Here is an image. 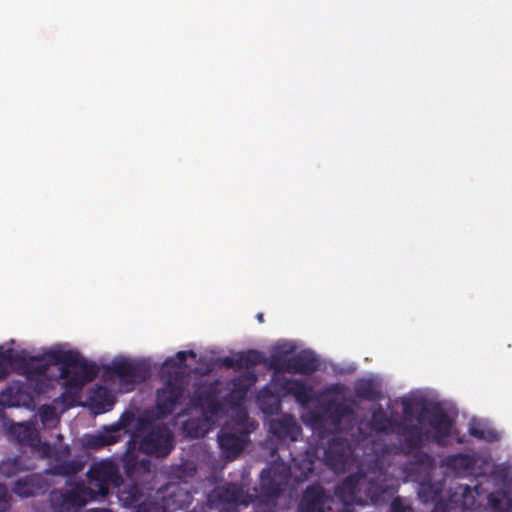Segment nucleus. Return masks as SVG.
I'll return each instance as SVG.
<instances>
[{
  "instance_id": "nucleus-1",
  "label": "nucleus",
  "mask_w": 512,
  "mask_h": 512,
  "mask_svg": "<svg viewBox=\"0 0 512 512\" xmlns=\"http://www.w3.org/2000/svg\"><path fill=\"white\" fill-rule=\"evenodd\" d=\"M398 488V479L376 463L367 472L358 471L348 475L335 487V497L342 504V509H336V512H354L355 504L365 506L370 502L381 505Z\"/></svg>"
},
{
  "instance_id": "nucleus-2",
  "label": "nucleus",
  "mask_w": 512,
  "mask_h": 512,
  "mask_svg": "<svg viewBox=\"0 0 512 512\" xmlns=\"http://www.w3.org/2000/svg\"><path fill=\"white\" fill-rule=\"evenodd\" d=\"M43 361L48 365H60L59 378L64 380V391L54 399L66 409L75 407L84 386L92 382L99 373V367L89 362L76 350L50 349L41 355H34V363Z\"/></svg>"
},
{
  "instance_id": "nucleus-3",
  "label": "nucleus",
  "mask_w": 512,
  "mask_h": 512,
  "mask_svg": "<svg viewBox=\"0 0 512 512\" xmlns=\"http://www.w3.org/2000/svg\"><path fill=\"white\" fill-rule=\"evenodd\" d=\"M255 426L246 412H241L232 422L226 423L218 433V443L227 457H237L249 442Z\"/></svg>"
},
{
  "instance_id": "nucleus-4",
  "label": "nucleus",
  "mask_w": 512,
  "mask_h": 512,
  "mask_svg": "<svg viewBox=\"0 0 512 512\" xmlns=\"http://www.w3.org/2000/svg\"><path fill=\"white\" fill-rule=\"evenodd\" d=\"M119 500L127 508H135L134 512H168L170 508H183L184 501L178 503L176 500L165 499L162 501L146 497L142 489L135 483L125 484L118 494Z\"/></svg>"
},
{
  "instance_id": "nucleus-5",
  "label": "nucleus",
  "mask_w": 512,
  "mask_h": 512,
  "mask_svg": "<svg viewBox=\"0 0 512 512\" xmlns=\"http://www.w3.org/2000/svg\"><path fill=\"white\" fill-rule=\"evenodd\" d=\"M106 374L119 380L122 392H131L150 375V367L143 361L115 359L105 367Z\"/></svg>"
},
{
  "instance_id": "nucleus-6",
  "label": "nucleus",
  "mask_w": 512,
  "mask_h": 512,
  "mask_svg": "<svg viewBox=\"0 0 512 512\" xmlns=\"http://www.w3.org/2000/svg\"><path fill=\"white\" fill-rule=\"evenodd\" d=\"M185 391L180 372L170 373L163 387L156 392V418L165 419L172 415L185 398Z\"/></svg>"
},
{
  "instance_id": "nucleus-7",
  "label": "nucleus",
  "mask_w": 512,
  "mask_h": 512,
  "mask_svg": "<svg viewBox=\"0 0 512 512\" xmlns=\"http://www.w3.org/2000/svg\"><path fill=\"white\" fill-rule=\"evenodd\" d=\"M88 492L98 499L109 494V485L118 486L122 482L118 468L112 460L104 459L91 464L88 472Z\"/></svg>"
},
{
  "instance_id": "nucleus-8",
  "label": "nucleus",
  "mask_w": 512,
  "mask_h": 512,
  "mask_svg": "<svg viewBox=\"0 0 512 512\" xmlns=\"http://www.w3.org/2000/svg\"><path fill=\"white\" fill-rule=\"evenodd\" d=\"M316 424H328L335 431L341 432L348 430L355 421V412L353 408L343 402L329 400L321 406L319 413L312 415Z\"/></svg>"
},
{
  "instance_id": "nucleus-9",
  "label": "nucleus",
  "mask_w": 512,
  "mask_h": 512,
  "mask_svg": "<svg viewBox=\"0 0 512 512\" xmlns=\"http://www.w3.org/2000/svg\"><path fill=\"white\" fill-rule=\"evenodd\" d=\"M251 497L245 495L243 488L235 483H226L215 487L207 496V508L210 510L225 511L231 506L239 504L249 505Z\"/></svg>"
},
{
  "instance_id": "nucleus-10",
  "label": "nucleus",
  "mask_w": 512,
  "mask_h": 512,
  "mask_svg": "<svg viewBox=\"0 0 512 512\" xmlns=\"http://www.w3.org/2000/svg\"><path fill=\"white\" fill-rule=\"evenodd\" d=\"M173 440V433L167 425H155L141 439L140 449L148 455L166 457L173 449Z\"/></svg>"
},
{
  "instance_id": "nucleus-11",
  "label": "nucleus",
  "mask_w": 512,
  "mask_h": 512,
  "mask_svg": "<svg viewBox=\"0 0 512 512\" xmlns=\"http://www.w3.org/2000/svg\"><path fill=\"white\" fill-rule=\"evenodd\" d=\"M98 498L88 492V486L84 484H76L73 489L62 491H53L51 501L59 512H71L85 506L89 501Z\"/></svg>"
},
{
  "instance_id": "nucleus-12",
  "label": "nucleus",
  "mask_w": 512,
  "mask_h": 512,
  "mask_svg": "<svg viewBox=\"0 0 512 512\" xmlns=\"http://www.w3.org/2000/svg\"><path fill=\"white\" fill-rule=\"evenodd\" d=\"M334 499L320 484H312L304 490L300 500L299 512H336Z\"/></svg>"
},
{
  "instance_id": "nucleus-13",
  "label": "nucleus",
  "mask_w": 512,
  "mask_h": 512,
  "mask_svg": "<svg viewBox=\"0 0 512 512\" xmlns=\"http://www.w3.org/2000/svg\"><path fill=\"white\" fill-rule=\"evenodd\" d=\"M220 392L218 381L201 385L195 389L191 397V404L193 407L200 409L203 416L216 417L222 408L218 401Z\"/></svg>"
},
{
  "instance_id": "nucleus-14",
  "label": "nucleus",
  "mask_w": 512,
  "mask_h": 512,
  "mask_svg": "<svg viewBox=\"0 0 512 512\" xmlns=\"http://www.w3.org/2000/svg\"><path fill=\"white\" fill-rule=\"evenodd\" d=\"M409 460L403 465V472L412 481L429 480L435 470V458L421 449L414 450Z\"/></svg>"
},
{
  "instance_id": "nucleus-15",
  "label": "nucleus",
  "mask_w": 512,
  "mask_h": 512,
  "mask_svg": "<svg viewBox=\"0 0 512 512\" xmlns=\"http://www.w3.org/2000/svg\"><path fill=\"white\" fill-rule=\"evenodd\" d=\"M353 449L350 442L342 437H334L324 451V463L334 471L344 470L351 460Z\"/></svg>"
},
{
  "instance_id": "nucleus-16",
  "label": "nucleus",
  "mask_w": 512,
  "mask_h": 512,
  "mask_svg": "<svg viewBox=\"0 0 512 512\" xmlns=\"http://www.w3.org/2000/svg\"><path fill=\"white\" fill-rule=\"evenodd\" d=\"M269 432L279 441H297L302 432L301 426L295 417L290 414H282L269 422Z\"/></svg>"
},
{
  "instance_id": "nucleus-17",
  "label": "nucleus",
  "mask_w": 512,
  "mask_h": 512,
  "mask_svg": "<svg viewBox=\"0 0 512 512\" xmlns=\"http://www.w3.org/2000/svg\"><path fill=\"white\" fill-rule=\"evenodd\" d=\"M287 469L283 468L281 473H277L275 467L264 468L260 473V491L265 498L273 499L280 496L282 492V480L288 477Z\"/></svg>"
},
{
  "instance_id": "nucleus-18",
  "label": "nucleus",
  "mask_w": 512,
  "mask_h": 512,
  "mask_svg": "<svg viewBox=\"0 0 512 512\" xmlns=\"http://www.w3.org/2000/svg\"><path fill=\"white\" fill-rule=\"evenodd\" d=\"M290 374L311 375L319 369L320 362L316 354L309 350H301L289 357Z\"/></svg>"
},
{
  "instance_id": "nucleus-19",
  "label": "nucleus",
  "mask_w": 512,
  "mask_h": 512,
  "mask_svg": "<svg viewBox=\"0 0 512 512\" xmlns=\"http://www.w3.org/2000/svg\"><path fill=\"white\" fill-rule=\"evenodd\" d=\"M396 430L404 438L403 448L405 455L422 448L425 433L419 425L400 422Z\"/></svg>"
},
{
  "instance_id": "nucleus-20",
  "label": "nucleus",
  "mask_w": 512,
  "mask_h": 512,
  "mask_svg": "<svg viewBox=\"0 0 512 512\" xmlns=\"http://www.w3.org/2000/svg\"><path fill=\"white\" fill-rule=\"evenodd\" d=\"M429 425L433 430V440L438 444H441L451 434L452 420L446 412L440 409L430 412Z\"/></svg>"
},
{
  "instance_id": "nucleus-21",
  "label": "nucleus",
  "mask_w": 512,
  "mask_h": 512,
  "mask_svg": "<svg viewBox=\"0 0 512 512\" xmlns=\"http://www.w3.org/2000/svg\"><path fill=\"white\" fill-rule=\"evenodd\" d=\"M117 430L111 429L96 434H87L83 438V447L90 450H99L117 443L120 436L116 435Z\"/></svg>"
},
{
  "instance_id": "nucleus-22",
  "label": "nucleus",
  "mask_w": 512,
  "mask_h": 512,
  "mask_svg": "<svg viewBox=\"0 0 512 512\" xmlns=\"http://www.w3.org/2000/svg\"><path fill=\"white\" fill-rule=\"evenodd\" d=\"M475 459L469 454H453L448 455L442 460V465L454 471L457 475H465L473 470Z\"/></svg>"
},
{
  "instance_id": "nucleus-23",
  "label": "nucleus",
  "mask_w": 512,
  "mask_h": 512,
  "mask_svg": "<svg viewBox=\"0 0 512 512\" xmlns=\"http://www.w3.org/2000/svg\"><path fill=\"white\" fill-rule=\"evenodd\" d=\"M398 425H400V421L389 417L381 406L372 412L371 427L376 432L388 434L396 430Z\"/></svg>"
},
{
  "instance_id": "nucleus-24",
  "label": "nucleus",
  "mask_w": 512,
  "mask_h": 512,
  "mask_svg": "<svg viewBox=\"0 0 512 512\" xmlns=\"http://www.w3.org/2000/svg\"><path fill=\"white\" fill-rule=\"evenodd\" d=\"M285 389L287 393L294 396L295 400L301 405L307 404L312 399V388L303 380H288L285 383Z\"/></svg>"
},
{
  "instance_id": "nucleus-25",
  "label": "nucleus",
  "mask_w": 512,
  "mask_h": 512,
  "mask_svg": "<svg viewBox=\"0 0 512 512\" xmlns=\"http://www.w3.org/2000/svg\"><path fill=\"white\" fill-rule=\"evenodd\" d=\"M11 372L24 375L27 380H32V356L26 357L24 352H15L11 348Z\"/></svg>"
},
{
  "instance_id": "nucleus-26",
  "label": "nucleus",
  "mask_w": 512,
  "mask_h": 512,
  "mask_svg": "<svg viewBox=\"0 0 512 512\" xmlns=\"http://www.w3.org/2000/svg\"><path fill=\"white\" fill-rule=\"evenodd\" d=\"M27 469V459L23 455L8 457L0 462V474L5 477L15 476Z\"/></svg>"
},
{
  "instance_id": "nucleus-27",
  "label": "nucleus",
  "mask_w": 512,
  "mask_h": 512,
  "mask_svg": "<svg viewBox=\"0 0 512 512\" xmlns=\"http://www.w3.org/2000/svg\"><path fill=\"white\" fill-rule=\"evenodd\" d=\"M212 416H203L202 418H191L184 423V430L191 438H199L205 436L209 431V420Z\"/></svg>"
},
{
  "instance_id": "nucleus-28",
  "label": "nucleus",
  "mask_w": 512,
  "mask_h": 512,
  "mask_svg": "<svg viewBox=\"0 0 512 512\" xmlns=\"http://www.w3.org/2000/svg\"><path fill=\"white\" fill-rule=\"evenodd\" d=\"M355 394L358 398L367 401H378L381 399V391L371 380H359L356 382Z\"/></svg>"
},
{
  "instance_id": "nucleus-29",
  "label": "nucleus",
  "mask_w": 512,
  "mask_h": 512,
  "mask_svg": "<svg viewBox=\"0 0 512 512\" xmlns=\"http://www.w3.org/2000/svg\"><path fill=\"white\" fill-rule=\"evenodd\" d=\"M9 433L19 444L32 448V420L27 421L25 424H12L9 428Z\"/></svg>"
},
{
  "instance_id": "nucleus-30",
  "label": "nucleus",
  "mask_w": 512,
  "mask_h": 512,
  "mask_svg": "<svg viewBox=\"0 0 512 512\" xmlns=\"http://www.w3.org/2000/svg\"><path fill=\"white\" fill-rule=\"evenodd\" d=\"M468 432L472 437L490 443L500 440V434L495 429L486 427L480 422H471L469 424Z\"/></svg>"
},
{
  "instance_id": "nucleus-31",
  "label": "nucleus",
  "mask_w": 512,
  "mask_h": 512,
  "mask_svg": "<svg viewBox=\"0 0 512 512\" xmlns=\"http://www.w3.org/2000/svg\"><path fill=\"white\" fill-rule=\"evenodd\" d=\"M419 483L418 496L424 503H433L440 499L441 487L438 484H433L431 478L429 480H417Z\"/></svg>"
},
{
  "instance_id": "nucleus-32",
  "label": "nucleus",
  "mask_w": 512,
  "mask_h": 512,
  "mask_svg": "<svg viewBox=\"0 0 512 512\" xmlns=\"http://www.w3.org/2000/svg\"><path fill=\"white\" fill-rule=\"evenodd\" d=\"M83 468L84 462L81 460H64L54 466L53 473L61 476H73L82 471Z\"/></svg>"
},
{
  "instance_id": "nucleus-33",
  "label": "nucleus",
  "mask_w": 512,
  "mask_h": 512,
  "mask_svg": "<svg viewBox=\"0 0 512 512\" xmlns=\"http://www.w3.org/2000/svg\"><path fill=\"white\" fill-rule=\"evenodd\" d=\"M238 357L240 369H249L264 362L262 353L254 349L239 352Z\"/></svg>"
},
{
  "instance_id": "nucleus-34",
  "label": "nucleus",
  "mask_w": 512,
  "mask_h": 512,
  "mask_svg": "<svg viewBox=\"0 0 512 512\" xmlns=\"http://www.w3.org/2000/svg\"><path fill=\"white\" fill-rule=\"evenodd\" d=\"M314 472V461L306 457L294 465L295 480L303 482Z\"/></svg>"
},
{
  "instance_id": "nucleus-35",
  "label": "nucleus",
  "mask_w": 512,
  "mask_h": 512,
  "mask_svg": "<svg viewBox=\"0 0 512 512\" xmlns=\"http://www.w3.org/2000/svg\"><path fill=\"white\" fill-rule=\"evenodd\" d=\"M38 416L44 426H54L59 422L56 408L53 405H41L38 409Z\"/></svg>"
},
{
  "instance_id": "nucleus-36",
  "label": "nucleus",
  "mask_w": 512,
  "mask_h": 512,
  "mask_svg": "<svg viewBox=\"0 0 512 512\" xmlns=\"http://www.w3.org/2000/svg\"><path fill=\"white\" fill-rule=\"evenodd\" d=\"M289 358L285 357L282 354H273L269 357V359L265 360L264 362L269 368L275 370L276 372H286L290 373L289 369Z\"/></svg>"
},
{
  "instance_id": "nucleus-37",
  "label": "nucleus",
  "mask_w": 512,
  "mask_h": 512,
  "mask_svg": "<svg viewBox=\"0 0 512 512\" xmlns=\"http://www.w3.org/2000/svg\"><path fill=\"white\" fill-rule=\"evenodd\" d=\"M12 490L22 498L32 496V474H27L24 478L18 479Z\"/></svg>"
},
{
  "instance_id": "nucleus-38",
  "label": "nucleus",
  "mask_w": 512,
  "mask_h": 512,
  "mask_svg": "<svg viewBox=\"0 0 512 512\" xmlns=\"http://www.w3.org/2000/svg\"><path fill=\"white\" fill-rule=\"evenodd\" d=\"M11 373V348L0 346V379L3 380Z\"/></svg>"
},
{
  "instance_id": "nucleus-39",
  "label": "nucleus",
  "mask_w": 512,
  "mask_h": 512,
  "mask_svg": "<svg viewBox=\"0 0 512 512\" xmlns=\"http://www.w3.org/2000/svg\"><path fill=\"white\" fill-rule=\"evenodd\" d=\"M187 357L195 358L196 352L193 350L189 351H179L176 353L175 357L167 358L164 362L166 366H172L175 368H180L184 365Z\"/></svg>"
},
{
  "instance_id": "nucleus-40",
  "label": "nucleus",
  "mask_w": 512,
  "mask_h": 512,
  "mask_svg": "<svg viewBox=\"0 0 512 512\" xmlns=\"http://www.w3.org/2000/svg\"><path fill=\"white\" fill-rule=\"evenodd\" d=\"M34 452L41 451L43 456H49L51 446L48 443H42L39 432L34 428Z\"/></svg>"
},
{
  "instance_id": "nucleus-41",
  "label": "nucleus",
  "mask_w": 512,
  "mask_h": 512,
  "mask_svg": "<svg viewBox=\"0 0 512 512\" xmlns=\"http://www.w3.org/2000/svg\"><path fill=\"white\" fill-rule=\"evenodd\" d=\"M11 497L8 493L7 488L0 484V512H6L9 510Z\"/></svg>"
},
{
  "instance_id": "nucleus-42",
  "label": "nucleus",
  "mask_w": 512,
  "mask_h": 512,
  "mask_svg": "<svg viewBox=\"0 0 512 512\" xmlns=\"http://www.w3.org/2000/svg\"><path fill=\"white\" fill-rule=\"evenodd\" d=\"M390 512H415L412 507L405 505L401 497H396L390 504Z\"/></svg>"
},
{
  "instance_id": "nucleus-43",
  "label": "nucleus",
  "mask_w": 512,
  "mask_h": 512,
  "mask_svg": "<svg viewBox=\"0 0 512 512\" xmlns=\"http://www.w3.org/2000/svg\"><path fill=\"white\" fill-rule=\"evenodd\" d=\"M223 365L227 368L240 370L238 353L235 356H227L222 360Z\"/></svg>"
},
{
  "instance_id": "nucleus-44",
  "label": "nucleus",
  "mask_w": 512,
  "mask_h": 512,
  "mask_svg": "<svg viewBox=\"0 0 512 512\" xmlns=\"http://www.w3.org/2000/svg\"><path fill=\"white\" fill-rule=\"evenodd\" d=\"M233 389L244 395L248 389V385L244 383L242 377H237L232 381Z\"/></svg>"
},
{
  "instance_id": "nucleus-45",
  "label": "nucleus",
  "mask_w": 512,
  "mask_h": 512,
  "mask_svg": "<svg viewBox=\"0 0 512 512\" xmlns=\"http://www.w3.org/2000/svg\"><path fill=\"white\" fill-rule=\"evenodd\" d=\"M433 503H434V508L431 512H448V507L445 502L438 499Z\"/></svg>"
},
{
  "instance_id": "nucleus-46",
  "label": "nucleus",
  "mask_w": 512,
  "mask_h": 512,
  "mask_svg": "<svg viewBox=\"0 0 512 512\" xmlns=\"http://www.w3.org/2000/svg\"><path fill=\"white\" fill-rule=\"evenodd\" d=\"M170 489H171V491H170V492H169V494H168V495H169V498L175 497V496H177L178 494H179V495H180V494H184V493H183V489H181V488H180V487H178V486H172V487H170L168 490H170Z\"/></svg>"
},
{
  "instance_id": "nucleus-47",
  "label": "nucleus",
  "mask_w": 512,
  "mask_h": 512,
  "mask_svg": "<svg viewBox=\"0 0 512 512\" xmlns=\"http://www.w3.org/2000/svg\"><path fill=\"white\" fill-rule=\"evenodd\" d=\"M402 406H403V412L405 415H409L411 414L412 412V407H411V404L408 400H403L402 401Z\"/></svg>"
},
{
  "instance_id": "nucleus-48",
  "label": "nucleus",
  "mask_w": 512,
  "mask_h": 512,
  "mask_svg": "<svg viewBox=\"0 0 512 512\" xmlns=\"http://www.w3.org/2000/svg\"><path fill=\"white\" fill-rule=\"evenodd\" d=\"M33 371H34V392H35L36 386H37V378H38V374L40 372V367L34 365Z\"/></svg>"
},
{
  "instance_id": "nucleus-49",
  "label": "nucleus",
  "mask_w": 512,
  "mask_h": 512,
  "mask_svg": "<svg viewBox=\"0 0 512 512\" xmlns=\"http://www.w3.org/2000/svg\"><path fill=\"white\" fill-rule=\"evenodd\" d=\"M256 319L258 320L259 323H263L264 322V314L263 313H258L256 315Z\"/></svg>"
},
{
  "instance_id": "nucleus-50",
  "label": "nucleus",
  "mask_w": 512,
  "mask_h": 512,
  "mask_svg": "<svg viewBox=\"0 0 512 512\" xmlns=\"http://www.w3.org/2000/svg\"><path fill=\"white\" fill-rule=\"evenodd\" d=\"M89 512H102V510H100V509H92Z\"/></svg>"
}]
</instances>
